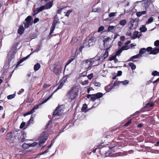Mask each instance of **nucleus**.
<instances>
[{
    "instance_id": "1",
    "label": "nucleus",
    "mask_w": 159,
    "mask_h": 159,
    "mask_svg": "<svg viewBox=\"0 0 159 159\" xmlns=\"http://www.w3.org/2000/svg\"><path fill=\"white\" fill-rule=\"evenodd\" d=\"M78 92V89L77 88L75 87L71 88L68 91L66 94L67 98L70 101L74 100L76 98Z\"/></svg>"
},
{
    "instance_id": "2",
    "label": "nucleus",
    "mask_w": 159,
    "mask_h": 159,
    "mask_svg": "<svg viewBox=\"0 0 159 159\" xmlns=\"http://www.w3.org/2000/svg\"><path fill=\"white\" fill-rule=\"evenodd\" d=\"M114 147H112L111 148H109V149L107 150L106 148H101L99 152L100 154L103 156L104 157H107L110 155L113 152H114Z\"/></svg>"
},
{
    "instance_id": "3",
    "label": "nucleus",
    "mask_w": 159,
    "mask_h": 159,
    "mask_svg": "<svg viewBox=\"0 0 159 159\" xmlns=\"http://www.w3.org/2000/svg\"><path fill=\"white\" fill-rule=\"evenodd\" d=\"M94 62V61L93 59H89L83 61L82 63L83 67L85 69H90V68L93 66Z\"/></svg>"
},
{
    "instance_id": "4",
    "label": "nucleus",
    "mask_w": 159,
    "mask_h": 159,
    "mask_svg": "<svg viewBox=\"0 0 159 159\" xmlns=\"http://www.w3.org/2000/svg\"><path fill=\"white\" fill-rule=\"evenodd\" d=\"M103 94L101 93H98L96 94H89L87 97L88 98H90V101H94L96 99L102 97Z\"/></svg>"
},
{
    "instance_id": "5",
    "label": "nucleus",
    "mask_w": 159,
    "mask_h": 159,
    "mask_svg": "<svg viewBox=\"0 0 159 159\" xmlns=\"http://www.w3.org/2000/svg\"><path fill=\"white\" fill-rule=\"evenodd\" d=\"M64 110V107L63 105L58 106L57 107L54 111L53 114V116H58L61 115L63 112Z\"/></svg>"
},
{
    "instance_id": "6",
    "label": "nucleus",
    "mask_w": 159,
    "mask_h": 159,
    "mask_svg": "<svg viewBox=\"0 0 159 159\" xmlns=\"http://www.w3.org/2000/svg\"><path fill=\"white\" fill-rule=\"evenodd\" d=\"M55 67L53 69V72L57 75H59V71L62 69L61 64L59 62H57L54 64Z\"/></svg>"
},
{
    "instance_id": "7",
    "label": "nucleus",
    "mask_w": 159,
    "mask_h": 159,
    "mask_svg": "<svg viewBox=\"0 0 159 159\" xmlns=\"http://www.w3.org/2000/svg\"><path fill=\"white\" fill-rule=\"evenodd\" d=\"M138 25V22L135 21L133 18H131V20L128 24L129 29L130 30L134 29Z\"/></svg>"
},
{
    "instance_id": "8",
    "label": "nucleus",
    "mask_w": 159,
    "mask_h": 159,
    "mask_svg": "<svg viewBox=\"0 0 159 159\" xmlns=\"http://www.w3.org/2000/svg\"><path fill=\"white\" fill-rule=\"evenodd\" d=\"M53 4V0H52L47 3L45 5H43L41 7L43 8V10L50 8L52 6Z\"/></svg>"
},
{
    "instance_id": "9",
    "label": "nucleus",
    "mask_w": 159,
    "mask_h": 159,
    "mask_svg": "<svg viewBox=\"0 0 159 159\" xmlns=\"http://www.w3.org/2000/svg\"><path fill=\"white\" fill-rule=\"evenodd\" d=\"M96 41V38L94 36L92 37L88 40V45L89 46H92L95 44Z\"/></svg>"
},
{
    "instance_id": "10",
    "label": "nucleus",
    "mask_w": 159,
    "mask_h": 159,
    "mask_svg": "<svg viewBox=\"0 0 159 159\" xmlns=\"http://www.w3.org/2000/svg\"><path fill=\"white\" fill-rule=\"evenodd\" d=\"M151 0H143L139 1H137L135 2V3H138L139 2H143L142 4H144V7H145V8H147L149 7L150 3V2Z\"/></svg>"
},
{
    "instance_id": "11",
    "label": "nucleus",
    "mask_w": 159,
    "mask_h": 159,
    "mask_svg": "<svg viewBox=\"0 0 159 159\" xmlns=\"http://www.w3.org/2000/svg\"><path fill=\"white\" fill-rule=\"evenodd\" d=\"M141 57V56H140V55L139 53L136 55L131 57L129 59H128V61H132L135 62L136 61L134 60V59L140 58Z\"/></svg>"
},
{
    "instance_id": "12",
    "label": "nucleus",
    "mask_w": 159,
    "mask_h": 159,
    "mask_svg": "<svg viewBox=\"0 0 159 159\" xmlns=\"http://www.w3.org/2000/svg\"><path fill=\"white\" fill-rule=\"evenodd\" d=\"M16 52V49L15 48L14 49H12L11 51H10L8 53V56L12 58L14 56V54Z\"/></svg>"
},
{
    "instance_id": "13",
    "label": "nucleus",
    "mask_w": 159,
    "mask_h": 159,
    "mask_svg": "<svg viewBox=\"0 0 159 159\" xmlns=\"http://www.w3.org/2000/svg\"><path fill=\"white\" fill-rule=\"evenodd\" d=\"M139 32L138 31H135L133 33V36L132 37V39H134L136 38H139L141 36L140 34H138Z\"/></svg>"
},
{
    "instance_id": "14",
    "label": "nucleus",
    "mask_w": 159,
    "mask_h": 159,
    "mask_svg": "<svg viewBox=\"0 0 159 159\" xmlns=\"http://www.w3.org/2000/svg\"><path fill=\"white\" fill-rule=\"evenodd\" d=\"M111 40V39L110 37H108L104 39L103 40V45L105 47H107V43L109 41Z\"/></svg>"
},
{
    "instance_id": "15",
    "label": "nucleus",
    "mask_w": 159,
    "mask_h": 159,
    "mask_svg": "<svg viewBox=\"0 0 159 159\" xmlns=\"http://www.w3.org/2000/svg\"><path fill=\"white\" fill-rule=\"evenodd\" d=\"M159 52V49L158 48H153V49L152 51L151 52H150V54H152L153 55H156Z\"/></svg>"
},
{
    "instance_id": "16",
    "label": "nucleus",
    "mask_w": 159,
    "mask_h": 159,
    "mask_svg": "<svg viewBox=\"0 0 159 159\" xmlns=\"http://www.w3.org/2000/svg\"><path fill=\"white\" fill-rule=\"evenodd\" d=\"M43 8H42V7H41L39 8H37L36 10V11H34V13L33 14V15H35L39 12L42 11L43 10Z\"/></svg>"
},
{
    "instance_id": "17",
    "label": "nucleus",
    "mask_w": 159,
    "mask_h": 159,
    "mask_svg": "<svg viewBox=\"0 0 159 159\" xmlns=\"http://www.w3.org/2000/svg\"><path fill=\"white\" fill-rule=\"evenodd\" d=\"M59 89L57 88L54 91V92H53V93L48 97L47 98L44 100L42 102V104H44L45 103H46L48 100L50 98H51L53 95V94L55 92H56L57 90H58Z\"/></svg>"
},
{
    "instance_id": "18",
    "label": "nucleus",
    "mask_w": 159,
    "mask_h": 159,
    "mask_svg": "<svg viewBox=\"0 0 159 159\" xmlns=\"http://www.w3.org/2000/svg\"><path fill=\"white\" fill-rule=\"evenodd\" d=\"M24 31V29L23 25L20 26L18 30V33L19 34H22Z\"/></svg>"
},
{
    "instance_id": "19",
    "label": "nucleus",
    "mask_w": 159,
    "mask_h": 159,
    "mask_svg": "<svg viewBox=\"0 0 159 159\" xmlns=\"http://www.w3.org/2000/svg\"><path fill=\"white\" fill-rule=\"evenodd\" d=\"M58 19L57 16H54V17L53 21L52 22V24L56 25L58 23Z\"/></svg>"
},
{
    "instance_id": "20",
    "label": "nucleus",
    "mask_w": 159,
    "mask_h": 159,
    "mask_svg": "<svg viewBox=\"0 0 159 159\" xmlns=\"http://www.w3.org/2000/svg\"><path fill=\"white\" fill-rule=\"evenodd\" d=\"M128 65L129 66L131 69L133 70H135L136 68V65L132 62H129L128 63Z\"/></svg>"
},
{
    "instance_id": "21",
    "label": "nucleus",
    "mask_w": 159,
    "mask_h": 159,
    "mask_svg": "<svg viewBox=\"0 0 159 159\" xmlns=\"http://www.w3.org/2000/svg\"><path fill=\"white\" fill-rule=\"evenodd\" d=\"M146 13V11H139L136 12V15L138 17H140L143 15L145 14Z\"/></svg>"
},
{
    "instance_id": "22",
    "label": "nucleus",
    "mask_w": 159,
    "mask_h": 159,
    "mask_svg": "<svg viewBox=\"0 0 159 159\" xmlns=\"http://www.w3.org/2000/svg\"><path fill=\"white\" fill-rule=\"evenodd\" d=\"M87 105L86 104H84L81 108V111L83 112H86L87 111Z\"/></svg>"
},
{
    "instance_id": "23",
    "label": "nucleus",
    "mask_w": 159,
    "mask_h": 159,
    "mask_svg": "<svg viewBox=\"0 0 159 159\" xmlns=\"http://www.w3.org/2000/svg\"><path fill=\"white\" fill-rule=\"evenodd\" d=\"M40 67V65L39 64L37 63L34 66V70L35 71L38 70Z\"/></svg>"
},
{
    "instance_id": "24",
    "label": "nucleus",
    "mask_w": 159,
    "mask_h": 159,
    "mask_svg": "<svg viewBox=\"0 0 159 159\" xmlns=\"http://www.w3.org/2000/svg\"><path fill=\"white\" fill-rule=\"evenodd\" d=\"M110 48V47L107 48L106 49V51L104 53V54H103V57L104 58H105L108 57V51L109 50V48Z\"/></svg>"
},
{
    "instance_id": "25",
    "label": "nucleus",
    "mask_w": 159,
    "mask_h": 159,
    "mask_svg": "<svg viewBox=\"0 0 159 159\" xmlns=\"http://www.w3.org/2000/svg\"><path fill=\"white\" fill-rule=\"evenodd\" d=\"M48 138V135L47 134H45L43 135L41 137L40 139L42 140H44V142H45Z\"/></svg>"
},
{
    "instance_id": "26",
    "label": "nucleus",
    "mask_w": 159,
    "mask_h": 159,
    "mask_svg": "<svg viewBox=\"0 0 159 159\" xmlns=\"http://www.w3.org/2000/svg\"><path fill=\"white\" fill-rule=\"evenodd\" d=\"M6 139H10L12 138V133L11 132H9L7 134L6 136Z\"/></svg>"
},
{
    "instance_id": "27",
    "label": "nucleus",
    "mask_w": 159,
    "mask_h": 159,
    "mask_svg": "<svg viewBox=\"0 0 159 159\" xmlns=\"http://www.w3.org/2000/svg\"><path fill=\"white\" fill-rule=\"evenodd\" d=\"M146 52V50L145 48H142L139 51V54L140 55V56H141V55L145 53Z\"/></svg>"
},
{
    "instance_id": "28",
    "label": "nucleus",
    "mask_w": 159,
    "mask_h": 159,
    "mask_svg": "<svg viewBox=\"0 0 159 159\" xmlns=\"http://www.w3.org/2000/svg\"><path fill=\"white\" fill-rule=\"evenodd\" d=\"M26 133L25 132H23L21 136V138L22 141H24L25 140V139L26 138Z\"/></svg>"
},
{
    "instance_id": "29",
    "label": "nucleus",
    "mask_w": 159,
    "mask_h": 159,
    "mask_svg": "<svg viewBox=\"0 0 159 159\" xmlns=\"http://www.w3.org/2000/svg\"><path fill=\"white\" fill-rule=\"evenodd\" d=\"M127 23V21L125 19H124V20H121L120 22H119V24L122 26H124Z\"/></svg>"
},
{
    "instance_id": "30",
    "label": "nucleus",
    "mask_w": 159,
    "mask_h": 159,
    "mask_svg": "<svg viewBox=\"0 0 159 159\" xmlns=\"http://www.w3.org/2000/svg\"><path fill=\"white\" fill-rule=\"evenodd\" d=\"M33 53V52H31V53L29 55H27V56L23 58L20 61V62L19 63L22 62L23 61H24L25 60H26V59H27L28 57H29Z\"/></svg>"
},
{
    "instance_id": "31",
    "label": "nucleus",
    "mask_w": 159,
    "mask_h": 159,
    "mask_svg": "<svg viewBox=\"0 0 159 159\" xmlns=\"http://www.w3.org/2000/svg\"><path fill=\"white\" fill-rule=\"evenodd\" d=\"M154 19L152 17H151L148 19L147 21L146 22V24H148L153 21Z\"/></svg>"
},
{
    "instance_id": "32",
    "label": "nucleus",
    "mask_w": 159,
    "mask_h": 159,
    "mask_svg": "<svg viewBox=\"0 0 159 159\" xmlns=\"http://www.w3.org/2000/svg\"><path fill=\"white\" fill-rule=\"evenodd\" d=\"M56 25H52L51 27L50 30V32L49 35H50L51 34H52L54 31Z\"/></svg>"
},
{
    "instance_id": "33",
    "label": "nucleus",
    "mask_w": 159,
    "mask_h": 159,
    "mask_svg": "<svg viewBox=\"0 0 159 159\" xmlns=\"http://www.w3.org/2000/svg\"><path fill=\"white\" fill-rule=\"evenodd\" d=\"M32 17L31 16H29L25 19V21L26 22L31 23Z\"/></svg>"
},
{
    "instance_id": "34",
    "label": "nucleus",
    "mask_w": 159,
    "mask_h": 159,
    "mask_svg": "<svg viewBox=\"0 0 159 159\" xmlns=\"http://www.w3.org/2000/svg\"><path fill=\"white\" fill-rule=\"evenodd\" d=\"M140 30L141 32H145L147 31V29L144 26H143L140 28Z\"/></svg>"
},
{
    "instance_id": "35",
    "label": "nucleus",
    "mask_w": 159,
    "mask_h": 159,
    "mask_svg": "<svg viewBox=\"0 0 159 159\" xmlns=\"http://www.w3.org/2000/svg\"><path fill=\"white\" fill-rule=\"evenodd\" d=\"M129 48V47L128 45H127L125 44V45L122 46L121 49H122V50L123 51L124 50H127Z\"/></svg>"
},
{
    "instance_id": "36",
    "label": "nucleus",
    "mask_w": 159,
    "mask_h": 159,
    "mask_svg": "<svg viewBox=\"0 0 159 159\" xmlns=\"http://www.w3.org/2000/svg\"><path fill=\"white\" fill-rule=\"evenodd\" d=\"M33 121H34L33 118L31 116L30 119L28 121V123L26 124L27 126L29 125V124L33 123Z\"/></svg>"
},
{
    "instance_id": "37",
    "label": "nucleus",
    "mask_w": 159,
    "mask_h": 159,
    "mask_svg": "<svg viewBox=\"0 0 159 159\" xmlns=\"http://www.w3.org/2000/svg\"><path fill=\"white\" fill-rule=\"evenodd\" d=\"M154 106V103L152 102H149L148 103H147L146 107H153Z\"/></svg>"
},
{
    "instance_id": "38",
    "label": "nucleus",
    "mask_w": 159,
    "mask_h": 159,
    "mask_svg": "<svg viewBox=\"0 0 159 159\" xmlns=\"http://www.w3.org/2000/svg\"><path fill=\"white\" fill-rule=\"evenodd\" d=\"M123 51L121 48L118 51H117L115 55L116 57L117 56H119L120 54Z\"/></svg>"
},
{
    "instance_id": "39",
    "label": "nucleus",
    "mask_w": 159,
    "mask_h": 159,
    "mask_svg": "<svg viewBox=\"0 0 159 159\" xmlns=\"http://www.w3.org/2000/svg\"><path fill=\"white\" fill-rule=\"evenodd\" d=\"M115 28V26H109L107 29V31L108 32H110L112 30H113Z\"/></svg>"
},
{
    "instance_id": "40",
    "label": "nucleus",
    "mask_w": 159,
    "mask_h": 159,
    "mask_svg": "<svg viewBox=\"0 0 159 159\" xmlns=\"http://www.w3.org/2000/svg\"><path fill=\"white\" fill-rule=\"evenodd\" d=\"M64 85V83L62 82H60L59 83V84L58 85V87L57 88L58 89H60L62 88Z\"/></svg>"
},
{
    "instance_id": "41",
    "label": "nucleus",
    "mask_w": 159,
    "mask_h": 159,
    "mask_svg": "<svg viewBox=\"0 0 159 159\" xmlns=\"http://www.w3.org/2000/svg\"><path fill=\"white\" fill-rule=\"evenodd\" d=\"M15 96V94L9 95L7 96V98L8 99H11L14 98Z\"/></svg>"
},
{
    "instance_id": "42",
    "label": "nucleus",
    "mask_w": 159,
    "mask_h": 159,
    "mask_svg": "<svg viewBox=\"0 0 159 159\" xmlns=\"http://www.w3.org/2000/svg\"><path fill=\"white\" fill-rule=\"evenodd\" d=\"M72 12V10H69L66 13L65 16H66L68 17L69 16L70 14Z\"/></svg>"
},
{
    "instance_id": "43",
    "label": "nucleus",
    "mask_w": 159,
    "mask_h": 159,
    "mask_svg": "<svg viewBox=\"0 0 159 159\" xmlns=\"http://www.w3.org/2000/svg\"><path fill=\"white\" fill-rule=\"evenodd\" d=\"M31 23H28L26 22L24 23V27L25 28H28L29 27V26L31 25Z\"/></svg>"
},
{
    "instance_id": "44",
    "label": "nucleus",
    "mask_w": 159,
    "mask_h": 159,
    "mask_svg": "<svg viewBox=\"0 0 159 159\" xmlns=\"http://www.w3.org/2000/svg\"><path fill=\"white\" fill-rule=\"evenodd\" d=\"M152 75L154 76L159 75V72H157V71H154L152 72Z\"/></svg>"
},
{
    "instance_id": "45",
    "label": "nucleus",
    "mask_w": 159,
    "mask_h": 159,
    "mask_svg": "<svg viewBox=\"0 0 159 159\" xmlns=\"http://www.w3.org/2000/svg\"><path fill=\"white\" fill-rule=\"evenodd\" d=\"M65 8H59L57 11V13L58 14H61L62 10Z\"/></svg>"
},
{
    "instance_id": "46",
    "label": "nucleus",
    "mask_w": 159,
    "mask_h": 159,
    "mask_svg": "<svg viewBox=\"0 0 159 159\" xmlns=\"http://www.w3.org/2000/svg\"><path fill=\"white\" fill-rule=\"evenodd\" d=\"M77 41L78 39L76 38H73L71 41V43L72 44H73L75 42H77Z\"/></svg>"
},
{
    "instance_id": "47",
    "label": "nucleus",
    "mask_w": 159,
    "mask_h": 159,
    "mask_svg": "<svg viewBox=\"0 0 159 159\" xmlns=\"http://www.w3.org/2000/svg\"><path fill=\"white\" fill-rule=\"evenodd\" d=\"M42 103L39 104L38 105H36L33 108V109H32V110H33V111L34 112V110L36 109H37L39 108V106L41 105V104H42Z\"/></svg>"
},
{
    "instance_id": "48",
    "label": "nucleus",
    "mask_w": 159,
    "mask_h": 159,
    "mask_svg": "<svg viewBox=\"0 0 159 159\" xmlns=\"http://www.w3.org/2000/svg\"><path fill=\"white\" fill-rule=\"evenodd\" d=\"M154 45L156 47H159V40H156L154 43Z\"/></svg>"
},
{
    "instance_id": "49",
    "label": "nucleus",
    "mask_w": 159,
    "mask_h": 159,
    "mask_svg": "<svg viewBox=\"0 0 159 159\" xmlns=\"http://www.w3.org/2000/svg\"><path fill=\"white\" fill-rule=\"evenodd\" d=\"M120 83V81H116L112 85V86L114 87L115 86L118 85Z\"/></svg>"
},
{
    "instance_id": "50",
    "label": "nucleus",
    "mask_w": 159,
    "mask_h": 159,
    "mask_svg": "<svg viewBox=\"0 0 159 159\" xmlns=\"http://www.w3.org/2000/svg\"><path fill=\"white\" fill-rule=\"evenodd\" d=\"M120 82L122 83L124 85H126L129 83V81L127 80H125L124 81H120Z\"/></svg>"
},
{
    "instance_id": "51",
    "label": "nucleus",
    "mask_w": 159,
    "mask_h": 159,
    "mask_svg": "<svg viewBox=\"0 0 159 159\" xmlns=\"http://www.w3.org/2000/svg\"><path fill=\"white\" fill-rule=\"evenodd\" d=\"M34 112L33 111V110H32V109L30 111H29L28 112H27V113H26L25 115V116H27V115H30V114H32L33 113H34Z\"/></svg>"
},
{
    "instance_id": "52",
    "label": "nucleus",
    "mask_w": 159,
    "mask_h": 159,
    "mask_svg": "<svg viewBox=\"0 0 159 159\" xmlns=\"http://www.w3.org/2000/svg\"><path fill=\"white\" fill-rule=\"evenodd\" d=\"M25 122H22L20 124V129H23L25 126Z\"/></svg>"
},
{
    "instance_id": "53",
    "label": "nucleus",
    "mask_w": 159,
    "mask_h": 159,
    "mask_svg": "<svg viewBox=\"0 0 159 159\" xmlns=\"http://www.w3.org/2000/svg\"><path fill=\"white\" fill-rule=\"evenodd\" d=\"M115 12H111L109 14L108 16L110 17H113L115 16Z\"/></svg>"
},
{
    "instance_id": "54",
    "label": "nucleus",
    "mask_w": 159,
    "mask_h": 159,
    "mask_svg": "<svg viewBox=\"0 0 159 159\" xmlns=\"http://www.w3.org/2000/svg\"><path fill=\"white\" fill-rule=\"evenodd\" d=\"M94 84L95 86L99 87L101 85V84L99 82H96L94 83Z\"/></svg>"
},
{
    "instance_id": "55",
    "label": "nucleus",
    "mask_w": 159,
    "mask_h": 159,
    "mask_svg": "<svg viewBox=\"0 0 159 159\" xmlns=\"http://www.w3.org/2000/svg\"><path fill=\"white\" fill-rule=\"evenodd\" d=\"M104 27L103 26L100 27L98 29V32H100L103 30Z\"/></svg>"
},
{
    "instance_id": "56",
    "label": "nucleus",
    "mask_w": 159,
    "mask_h": 159,
    "mask_svg": "<svg viewBox=\"0 0 159 159\" xmlns=\"http://www.w3.org/2000/svg\"><path fill=\"white\" fill-rule=\"evenodd\" d=\"M131 123V120H130L128 121L124 125V126H127L129 125Z\"/></svg>"
},
{
    "instance_id": "57",
    "label": "nucleus",
    "mask_w": 159,
    "mask_h": 159,
    "mask_svg": "<svg viewBox=\"0 0 159 159\" xmlns=\"http://www.w3.org/2000/svg\"><path fill=\"white\" fill-rule=\"evenodd\" d=\"M45 142H44V140H42L40 139L39 142V144L40 146H41Z\"/></svg>"
},
{
    "instance_id": "58",
    "label": "nucleus",
    "mask_w": 159,
    "mask_h": 159,
    "mask_svg": "<svg viewBox=\"0 0 159 159\" xmlns=\"http://www.w3.org/2000/svg\"><path fill=\"white\" fill-rule=\"evenodd\" d=\"M116 57V56L115 55H114L109 58V60L110 61H111L112 60H114V59L115 58V57Z\"/></svg>"
},
{
    "instance_id": "59",
    "label": "nucleus",
    "mask_w": 159,
    "mask_h": 159,
    "mask_svg": "<svg viewBox=\"0 0 159 159\" xmlns=\"http://www.w3.org/2000/svg\"><path fill=\"white\" fill-rule=\"evenodd\" d=\"M152 48L151 47H148L146 49V51H147L148 52H151L152 51Z\"/></svg>"
},
{
    "instance_id": "60",
    "label": "nucleus",
    "mask_w": 159,
    "mask_h": 159,
    "mask_svg": "<svg viewBox=\"0 0 159 159\" xmlns=\"http://www.w3.org/2000/svg\"><path fill=\"white\" fill-rule=\"evenodd\" d=\"M51 86V85L49 84H44L43 86V88L44 89H46L47 87H49Z\"/></svg>"
},
{
    "instance_id": "61",
    "label": "nucleus",
    "mask_w": 159,
    "mask_h": 159,
    "mask_svg": "<svg viewBox=\"0 0 159 159\" xmlns=\"http://www.w3.org/2000/svg\"><path fill=\"white\" fill-rule=\"evenodd\" d=\"M74 59V58H71L70 59H69L68 61L66 64V65H68L69 64L70 62H71L73 61V60Z\"/></svg>"
},
{
    "instance_id": "62",
    "label": "nucleus",
    "mask_w": 159,
    "mask_h": 159,
    "mask_svg": "<svg viewBox=\"0 0 159 159\" xmlns=\"http://www.w3.org/2000/svg\"><path fill=\"white\" fill-rule=\"evenodd\" d=\"M93 74H91L89 75H88V78L89 79L91 80L93 78Z\"/></svg>"
},
{
    "instance_id": "63",
    "label": "nucleus",
    "mask_w": 159,
    "mask_h": 159,
    "mask_svg": "<svg viewBox=\"0 0 159 159\" xmlns=\"http://www.w3.org/2000/svg\"><path fill=\"white\" fill-rule=\"evenodd\" d=\"M22 147L25 148H27L28 147V145L26 143H24L22 145Z\"/></svg>"
},
{
    "instance_id": "64",
    "label": "nucleus",
    "mask_w": 159,
    "mask_h": 159,
    "mask_svg": "<svg viewBox=\"0 0 159 159\" xmlns=\"http://www.w3.org/2000/svg\"><path fill=\"white\" fill-rule=\"evenodd\" d=\"M122 72L121 71H118L117 72V76H119L121 75Z\"/></svg>"
}]
</instances>
